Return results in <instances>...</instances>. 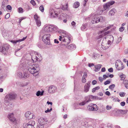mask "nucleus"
I'll return each instance as SVG.
<instances>
[{"instance_id":"1","label":"nucleus","mask_w":128,"mask_h":128,"mask_svg":"<svg viewBox=\"0 0 128 128\" xmlns=\"http://www.w3.org/2000/svg\"><path fill=\"white\" fill-rule=\"evenodd\" d=\"M65 36L62 38V36H59V40L60 41L62 40V45L66 46L71 41L72 38V36L68 32H65Z\"/></svg>"},{"instance_id":"2","label":"nucleus","mask_w":128,"mask_h":128,"mask_svg":"<svg viewBox=\"0 0 128 128\" xmlns=\"http://www.w3.org/2000/svg\"><path fill=\"white\" fill-rule=\"evenodd\" d=\"M33 65H35L31 61H28L22 58L20 61V68H30Z\"/></svg>"},{"instance_id":"3","label":"nucleus","mask_w":128,"mask_h":128,"mask_svg":"<svg viewBox=\"0 0 128 128\" xmlns=\"http://www.w3.org/2000/svg\"><path fill=\"white\" fill-rule=\"evenodd\" d=\"M39 65L38 64H35V65H33L29 68L28 70L29 72L32 74L34 76H36L38 75V72L40 70Z\"/></svg>"},{"instance_id":"4","label":"nucleus","mask_w":128,"mask_h":128,"mask_svg":"<svg viewBox=\"0 0 128 128\" xmlns=\"http://www.w3.org/2000/svg\"><path fill=\"white\" fill-rule=\"evenodd\" d=\"M16 95L14 93H10L6 95L5 96L4 100V104L6 105L8 103L10 100L14 99L16 97Z\"/></svg>"},{"instance_id":"5","label":"nucleus","mask_w":128,"mask_h":128,"mask_svg":"<svg viewBox=\"0 0 128 128\" xmlns=\"http://www.w3.org/2000/svg\"><path fill=\"white\" fill-rule=\"evenodd\" d=\"M10 46L8 44L4 45L3 46L0 47V52L4 55H7L10 52Z\"/></svg>"},{"instance_id":"6","label":"nucleus","mask_w":128,"mask_h":128,"mask_svg":"<svg viewBox=\"0 0 128 128\" xmlns=\"http://www.w3.org/2000/svg\"><path fill=\"white\" fill-rule=\"evenodd\" d=\"M8 118L9 120L12 122L14 124L13 127L12 128H18V126H17V120L14 117V114L13 113L9 114Z\"/></svg>"},{"instance_id":"7","label":"nucleus","mask_w":128,"mask_h":128,"mask_svg":"<svg viewBox=\"0 0 128 128\" xmlns=\"http://www.w3.org/2000/svg\"><path fill=\"white\" fill-rule=\"evenodd\" d=\"M50 34H44L42 37L43 41L46 45H49L50 44Z\"/></svg>"},{"instance_id":"8","label":"nucleus","mask_w":128,"mask_h":128,"mask_svg":"<svg viewBox=\"0 0 128 128\" xmlns=\"http://www.w3.org/2000/svg\"><path fill=\"white\" fill-rule=\"evenodd\" d=\"M88 110L90 111H96L98 109V108L97 105L93 103L90 104L88 106Z\"/></svg>"},{"instance_id":"9","label":"nucleus","mask_w":128,"mask_h":128,"mask_svg":"<svg viewBox=\"0 0 128 128\" xmlns=\"http://www.w3.org/2000/svg\"><path fill=\"white\" fill-rule=\"evenodd\" d=\"M115 66L118 70H121L124 68L122 62L120 60L116 61L115 64Z\"/></svg>"},{"instance_id":"10","label":"nucleus","mask_w":128,"mask_h":128,"mask_svg":"<svg viewBox=\"0 0 128 128\" xmlns=\"http://www.w3.org/2000/svg\"><path fill=\"white\" fill-rule=\"evenodd\" d=\"M35 54L37 56H36L35 58H34V57H32V60L33 62H34L37 61H40V60L42 59L41 58H40V57H41V55L39 53L36 52H35Z\"/></svg>"},{"instance_id":"11","label":"nucleus","mask_w":128,"mask_h":128,"mask_svg":"<svg viewBox=\"0 0 128 128\" xmlns=\"http://www.w3.org/2000/svg\"><path fill=\"white\" fill-rule=\"evenodd\" d=\"M109 32H100V35L98 37V39L100 38H102V37L104 36H106L104 38L105 39L106 38H110L112 35H108V33Z\"/></svg>"},{"instance_id":"12","label":"nucleus","mask_w":128,"mask_h":128,"mask_svg":"<svg viewBox=\"0 0 128 128\" xmlns=\"http://www.w3.org/2000/svg\"><path fill=\"white\" fill-rule=\"evenodd\" d=\"M115 2L114 1L109 2L106 3L104 5V10L108 9L110 6L113 5Z\"/></svg>"},{"instance_id":"13","label":"nucleus","mask_w":128,"mask_h":128,"mask_svg":"<svg viewBox=\"0 0 128 128\" xmlns=\"http://www.w3.org/2000/svg\"><path fill=\"white\" fill-rule=\"evenodd\" d=\"M34 18L36 21V24L38 26H39L41 24V22L40 20V17L36 14L34 16Z\"/></svg>"},{"instance_id":"14","label":"nucleus","mask_w":128,"mask_h":128,"mask_svg":"<svg viewBox=\"0 0 128 128\" xmlns=\"http://www.w3.org/2000/svg\"><path fill=\"white\" fill-rule=\"evenodd\" d=\"M46 120L42 118H40L38 120V122L39 124L43 125L46 123Z\"/></svg>"},{"instance_id":"15","label":"nucleus","mask_w":128,"mask_h":128,"mask_svg":"<svg viewBox=\"0 0 128 128\" xmlns=\"http://www.w3.org/2000/svg\"><path fill=\"white\" fill-rule=\"evenodd\" d=\"M51 25H46L43 27L44 30L45 32H51Z\"/></svg>"},{"instance_id":"16","label":"nucleus","mask_w":128,"mask_h":128,"mask_svg":"<svg viewBox=\"0 0 128 128\" xmlns=\"http://www.w3.org/2000/svg\"><path fill=\"white\" fill-rule=\"evenodd\" d=\"M56 90V87L53 86H52L49 87L48 90V92L50 93H52L54 92Z\"/></svg>"},{"instance_id":"17","label":"nucleus","mask_w":128,"mask_h":128,"mask_svg":"<svg viewBox=\"0 0 128 128\" xmlns=\"http://www.w3.org/2000/svg\"><path fill=\"white\" fill-rule=\"evenodd\" d=\"M50 16L51 18H56L58 16V12L56 11L52 10L50 13Z\"/></svg>"},{"instance_id":"18","label":"nucleus","mask_w":128,"mask_h":128,"mask_svg":"<svg viewBox=\"0 0 128 128\" xmlns=\"http://www.w3.org/2000/svg\"><path fill=\"white\" fill-rule=\"evenodd\" d=\"M90 82H88L85 85L84 87V91L85 92H86L89 91L90 87Z\"/></svg>"},{"instance_id":"19","label":"nucleus","mask_w":128,"mask_h":128,"mask_svg":"<svg viewBox=\"0 0 128 128\" xmlns=\"http://www.w3.org/2000/svg\"><path fill=\"white\" fill-rule=\"evenodd\" d=\"M111 29H114V27L113 25H109V26L106 27L104 30H102L100 32H106L108 30Z\"/></svg>"},{"instance_id":"20","label":"nucleus","mask_w":128,"mask_h":128,"mask_svg":"<svg viewBox=\"0 0 128 128\" xmlns=\"http://www.w3.org/2000/svg\"><path fill=\"white\" fill-rule=\"evenodd\" d=\"M26 38V36L25 37H24L23 38L20 39L18 40H11L10 41L12 42V43L14 44H16L17 42H20L21 41L24 40H25Z\"/></svg>"},{"instance_id":"21","label":"nucleus","mask_w":128,"mask_h":128,"mask_svg":"<svg viewBox=\"0 0 128 128\" xmlns=\"http://www.w3.org/2000/svg\"><path fill=\"white\" fill-rule=\"evenodd\" d=\"M102 66V65L101 64H98L95 65L94 68L95 69L94 70V71L95 72L98 71L100 70Z\"/></svg>"},{"instance_id":"22","label":"nucleus","mask_w":128,"mask_h":128,"mask_svg":"<svg viewBox=\"0 0 128 128\" xmlns=\"http://www.w3.org/2000/svg\"><path fill=\"white\" fill-rule=\"evenodd\" d=\"M67 48L68 49L70 50H74L76 48V46L75 45L73 44L70 45L68 46Z\"/></svg>"},{"instance_id":"23","label":"nucleus","mask_w":128,"mask_h":128,"mask_svg":"<svg viewBox=\"0 0 128 128\" xmlns=\"http://www.w3.org/2000/svg\"><path fill=\"white\" fill-rule=\"evenodd\" d=\"M116 12V10L115 9H112L109 12V15L110 16L114 15L115 12Z\"/></svg>"},{"instance_id":"24","label":"nucleus","mask_w":128,"mask_h":128,"mask_svg":"<svg viewBox=\"0 0 128 128\" xmlns=\"http://www.w3.org/2000/svg\"><path fill=\"white\" fill-rule=\"evenodd\" d=\"M12 107V103L11 102L9 103L6 106L5 108V110H9L11 109Z\"/></svg>"},{"instance_id":"25","label":"nucleus","mask_w":128,"mask_h":128,"mask_svg":"<svg viewBox=\"0 0 128 128\" xmlns=\"http://www.w3.org/2000/svg\"><path fill=\"white\" fill-rule=\"evenodd\" d=\"M58 29V28L56 26H54L51 25V32L56 31Z\"/></svg>"},{"instance_id":"26","label":"nucleus","mask_w":128,"mask_h":128,"mask_svg":"<svg viewBox=\"0 0 128 128\" xmlns=\"http://www.w3.org/2000/svg\"><path fill=\"white\" fill-rule=\"evenodd\" d=\"M44 91H42L41 92L40 91H38L36 94V95L37 96H42L43 95Z\"/></svg>"},{"instance_id":"27","label":"nucleus","mask_w":128,"mask_h":128,"mask_svg":"<svg viewBox=\"0 0 128 128\" xmlns=\"http://www.w3.org/2000/svg\"><path fill=\"white\" fill-rule=\"evenodd\" d=\"M35 124V122L34 121L31 120L27 124L32 126H34Z\"/></svg>"},{"instance_id":"28","label":"nucleus","mask_w":128,"mask_h":128,"mask_svg":"<svg viewBox=\"0 0 128 128\" xmlns=\"http://www.w3.org/2000/svg\"><path fill=\"white\" fill-rule=\"evenodd\" d=\"M123 83L125 84V87L128 88V80H124Z\"/></svg>"},{"instance_id":"29","label":"nucleus","mask_w":128,"mask_h":128,"mask_svg":"<svg viewBox=\"0 0 128 128\" xmlns=\"http://www.w3.org/2000/svg\"><path fill=\"white\" fill-rule=\"evenodd\" d=\"M103 44L104 43L103 42H102V48L103 50H106V49H108L109 48L110 46H106L104 45Z\"/></svg>"},{"instance_id":"30","label":"nucleus","mask_w":128,"mask_h":128,"mask_svg":"<svg viewBox=\"0 0 128 128\" xmlns=\"http://www.w3.org/2000/svg\"><path fill=\"white\" fill-rule=\"evenodd\" d=\"M80 5L79 2H76L74 3V7L75 8H77L79 7Z\"/></svg>"},{"instance_id":"31","label":"nucleus","mask_w":128,"mask_h":128,"mask_svg":"<svg viewBox=\"0 0 128 128\" xmlns=\"http://www.w3.org/2000/svg\"><path fill=\"white\" fill-rule=\"evenodd\" d=\"M98 20L100 22H103L105 21V18L102 16L98 17Z\"/></svg>"},{"instance_id":"32","label":"nucleus","mask_w":128,"mask_h":128,"mask_svg":"<svg viewBox=\"0 0 128 128\" xmlns=\"http://www.w3.org/2000/svg\"><path fill=\"white\" fill-rule=\"evenodd\" d=\"M35 118V116H34L33 114L31 113L30 112V114L29 116H28L27 119L30 120L32 118Z\"/></svg>"},{"instance_id":"33","label":"nucleus","mask_w":128,"mask_h":128,"mask_svg":"<svg viewBox=\"0 0 128 128\" xmlns=\"http://www.w3.org/2000/svg\"><path fill=\"white\" fill-rule=\"evenodd\" d=\"M29 76V74L27 72H24L23 76V78H26Z\"/></svg>"},{"instance_id":"34","label":"nucleus","mask_w":128,"mask_h":128,"mask_svg":"<svg viewBox=\"0 0 128 128\" xmlns=\"http://www.w3.org/2000/svg\"><path fill=\"white\" fill-rule=\"evenodd\" d=\"M87 98H90L91 99H94V98H98V97L94 96L92 95H90L87 96Z\"/></svg>"},{"instance_id":"35","label":"nucleus","mask_w":128,"mask_h":128,"mask_svg":"<svg viewBox=\"0 0 128 128\" xmlns=\"http://www.w3.org/2000/svg\"><path fill=\"white\" fill-rule=\"evenodd\" d=\"M82 125L83 126L86 127L88 126V122H82L81 123Z\"/></svg>"},{"instance_id":"36","label":"nucleus","mask_w":128,"mask_h":128,"mask_svg":"<svg viewBox=\"0 0 128 128\" xmlns=\"http://www.w3.org/2000/svg\"><path fill=\"white\" fill-rule=\"evenodd\" d=\"M96 17H94V19L92 20L91 22L93 24L97 23V21L96 20Z\"/></svg>"},{"instance_id":"37","label":"nucleus","mask_w":128,"mask_h":128,"mask_svg":"<svg viewBox=\"0 0 128 128\" xmlns=\"http://www.w3.org/2000/svg\"><path fill=\"white\" fill-rule=\"evenodd\" d=\"M23 74L20 72H19L17 74V76L20 78H23Z\"/></svg>"},{"instance_id":"38","label":"nucleus","mask_w":128,"mask_h":128,"mask_svg":"<svg viewBox=\"0 0 128 128\" xmlns=\"http://www.w3.org/2000/svg\"><path fill=\"white\" fill-rule=\"evenodd\" d=\"M30 114V112L29 111L27 112L25 114V116L27 119H28V116H29V115Z\"/></svg>"},{"instance_id":"39","label":"nucleus","mask_w":128,"mask_h":128,"mask_svg":"<svg viewBox=\"0 0 128 128\" xmlns=\"http://www.w3.org/2000/svg\"><path fill=\"white\" fill-rule=\"evenodd\" d=\"M68 3H67L65 5L63 6L62 9L64 10H67L68 7Z\"/></svg>"},{"instance_id":"40","label":"nucleus","mask_w":128,"mask_h":128,"mask_svg":"<svg viewBox=\"0 0 128 128\" xmlns=\"http://www.w3.org/2000/svg\"><path fill=\"white\" fill-rule=\"evenodd\" d=\"M23 9L21 7L19 8L18 9V12L19 13H22L23 12Z\"/></svg>"},{"instance_id":"41","label":"nucleus","mask_w":128,"mask_h":128,"mask_svg":"<svg viewBox=\"0 0 128 128\" xmlns=\"http://www.w3.org/2000/svg\"><path fill=\"white\" fill-rule=\"evenodd\" d=\"M24 128H34V126L28 125L27 124L25 126Z\"/></svg>"},{"instance_id":"42","label":"nucleus","mask_w":128,"mask_h":128,"mask_svg":"<svg viewBox=\"0 0 128 128\" xmlns=\"http://www.w3.org/2000/svg\"><path fill=\"white\" fill-rule=\"evenodd\" d=\"M120 77L121 78V80H124L125 78V76L124 75L122 74V75L120 76Z\"/></svg>"},{"instance_id":"43","label":"nucleus","mask_w":128,"mask_h":128,"mask_svg":"<svg viewBox=\"0 0 128 128\" xmlns=\"http://www.w3.org/2000/svg\"><path fill=\"white\" fill-rule=\"evenodd\" d=\"M40 10L42 12H44V8L43 5H41L39 7Z\"/></svg>"},{"instance_id":"44","label":"nucleus","mask_w":128,"mask_h":128,"mask_svg":"<svg viewBox=\"0 0 128 128\" xmlns=\"http://www.w3.org/2000/svg\"><path fill=\"white\" fill-rule=\"evenodd\" d=\"M115 87V85L114 84H112L109 86V88L110 89H113Z\"/></svg>"},{"instance_id":"45","label":"nucleus","mask_w":128,"mask_h":128,"mask_svg":"<svg viewBox=\"0 0 128 128\" xmlns=\"http://www.w3.org/2000/svg\"><path fill=\"white\" fill-rule=\"evenodd\" d=\"M126 93L124 92H120L119 94L122 97H123L124 96Z\"/></svg>"},{"instance_id":"46","label":"nucleus","mask_w":128,"mask_h":128,"mask_svg":"<svg viewBox=\"0 0 128 128\" xmlns=\"http://www.w3.org/2000/svg\"><path fill=\"white\" fill-rule=\"evenodd\" d=\"M30 2L33 6H35L36 5V3L35 1L34 0H31Z\"/></svg>"},{"instance_id":"47","label":"nucleus","mask_w":128,"mask_h":128,"mask_svg":"<svg viewBox=\"0 0 128 128\" xmlns=\"http://www.w3.org/2000/svg\"><path fill=\"white\" fill-rule=\"evenodd\" d=\"M86 103L85 100L79 103V104L80 106H83Z\"/></svg>"},{"instance_id":"48","label":"nucleus","mask_w":128,"mask_h":128,"mask_svg":"<svg viewBox=\"0 0 128 128\" xmlns=\"http://www.w3.org/2000/svg\"><path fill=\"white\" fill-rule=\"evenodd\" d=\"M87 72H85L84 73V75L82 77L84 78H86L87 76Z\"/></svg>"},{"instance_id":"49","label":"nucleus","mask_w":128,"mask_h":128,"mask_svg":"<svg viewBox=\"0 0 128 128\" xmlns=\"http://www.w3.org/2000/svg\"><path fill=\"white\" fill-rule=\"evenodd\" d=\"M10 14L9 13H7L5 16V18L8 19L10 17Z\"/></svg>"},{"instance_id":"50","label":"nucleus","mask_w":128,"mask_h":128,"mask_svg":"<svg viewBox=\"0 0 128 128\" xmlns=\"http://www.w3.org/2000/svg\"><path fill=\"white\" fill-rule=\"evenodd\" d=\"M7 9L9 10H11L12 9V7L10 5H8L6 6Z\"/></svg>"},{"instance_id":"51","label":"nucleus","mask_w":128,"mask_h":128,"mask_svg":"<svg viewBox=\"0 0 128 128\" xmlns=\"http://www.w3.org/2000/svg\"><path fill=\"white\" fill-rule=\"evenodd\" d=\"M37 128H44V126L43 125L38 124Z\"/></svg>"},{"instance_id":"52","label":"nucleus","mask_w":128,"mask_h":128,"mask_svg":"<svg viewBox=\"0 0 128 128\" xmlns=\"http://www.w3.org/2000/svg\"><path fill=\"white\" fill-rule=\"evenodd\" d=\"M110 82V81L107 80L104 82V84L105 85L109 84Z\"/></svg>"},{"instance_id":"53","label":"nucleus","mask_w":128,"mask_h":128,"mask_svg":"<svg viewBox=\"0 0 128 128\" xmlns=\"http://www.w3.org/2000/svg\"><path fill=\"white\" fill-rule=\"evenodd\" d=\"M125 28L124 27H122L119 28V30L120 32H122L124 30Z\"/></svg>"},{"instance_id":"54","label":"nucleus","mask_w":128,"mask_h":128,"mask_svg":"<svg viewBox=\"0 0 128 128\" xmlns=\"http://www.w3.org/2000/svg\"><path fill=\"white\" fill-rule=\"evenodd\" d=\"M82 82L83 83H84L86 82V78H84L82 77Z\"/></svg>"},{"instance_id":"55","label":"nucleus","mask_w":128,"mask_h":128,"mask_svg":"<svg viewBox=\"0 0 128 128\" xmlns=\"http://www.w3.org/2000/svg\"><path fill=\"white\" fill-rule=\"evenodd\" d=\"M52 108H51L50 109H48V110L45 111V112L46 113H47L48 112H50V111L52 110Z\"/></svg>"},{"instance_id":"56","label":"nucleus","mask_w":128,"mask_h":128,"mask_svg":"<svg viewBox=\"0 0 128 128\" xmlns=\"http://www.w3.org/2000/svg\"><path fill=\"white\" fill-rule=\"evenodd\" d=\"M108 71L110 72H113V69L112 68H110L108 69Z\"/></svg>"},{"instance_id":"57","label":"nucleus","mask_w":128,"mask_h":128,"mask_svg":"<svg viewBox=\"0 0 128 128\" xmlns=\"http://www.w3.org/2000/svg\"><path fill=\"white\" fill-rule=\"evenodd\" d=\"M120 104L122 106H124L125 104V102H122L120 103Z\"/></svg>"},{"instance_id":"58","label":"nucleus","mask_w":128,"mask_h":128,"mask_svg":"<svg viewBox=\"0 0 128 128\" xmlns=\"http://www.w3.org/2000/svg\"><path fill=\"white\" fill-rule=\"evenodd\" d=\"M97 83L96 81L95 80H94L92 82V85H94L96 84Z\"/></svg>"},{"instance_id":"59","label":"nucleus","mask_w":128,"mask_h":128,"mask_svg":"<svg viewBox=\"0 0 128 128\" xmlns=\"http://www.w3.org/2000/svg\"><path fill=\"white\" fill-rule=\"evenodd\" d=\"M113 126L112 124L109 125L107 127H106V128H112Z\"/></svg>"},{"instance_id":"60","label":"nucleus","mask_w":128,"mask_h":128,"mask_svg":"<svg viewBox=\"0 0 128 128\" xmlns=\"http://www.w3.org/2000/svg\"><path fill=\"white\" fill-rule=\"evenodd\" d=\"M6 6V4L5 2H3L2 3V8H4Z\"/></svg>"},{"instance_id":"61","label":"nucleus","mask_w":128,"mask_h":128,"mask_svg":"<svg viewBox=\"0 0 128 128\" xmlns=\"http://www.w3.org/2000/svg\"><path fill=\"white\" fill-rule=\"evenodd\" d=\"M105 94L108 95V96H110V92L108 91H107L105 92Z\"/></svg>"},{"instance_id":"62","label":"nucleus","mask_w":128,"mask_h":128,"mask_svg":"<svg viewBox=\"0 0 128 128\" xmlns=\"http://www.w3.org/2000/svg\"><path fill=\"white\" fill-rule=\"evenodd\" d=\"M103 80V78L102 77H100L99 78V80L101 82H102Z\"/></svg>"},{"instance_id":"63","label":"nucleus","mask_w":128,"mask_h":128,"mask_svg":"<svg viewBox=\"0 0 128 128\" xmlns=\"http://www.w3.org/2000/svg\"><path fill=\"white\" fill-rule=\"evenodd\" d=\"M112 108V107L111 106H109L107 105L106 106V108L107 110H109L111 109Z\"/></svg>"},{"instance_id":"64","label":"nucleus","mask_w":128,"mask_h":128,"mask_svg":"<svg viewBox=\"0 0 128 128\" xmlns=\"http://www.w3.org/2000/svg\"><path fill=\"white\" fill-rule=\"evenodd\" d=\"M88 66L90 67H91L92 66H94V64L93 63L90 64L89 63L88 64Z\"/></svg>"}]
</instances>
